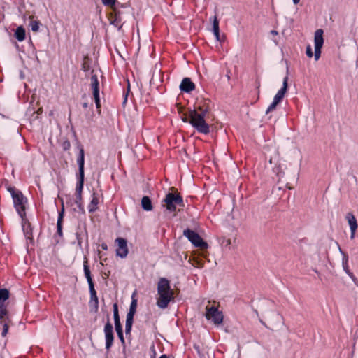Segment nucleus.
Listing matches in <instances>:
<instances>
[{
  "mask_svg": "<svg viewBox=\"0 0 358 358\" xmlns=\"http://www.w3.org/2000/svg\"><path fill=\"white\" fill-rule=\"evenodd\" d=\"M206 115L200 113L196 110L189 109L182 117V121L189 122L199 133L208 134L210 132V127L205 120Z\"/></svg>",
  "mask_w": 358,
  "mask_h": 358,
  "instance_id": "1",
  "label": "nucleus"
},
{
  "mask_svg": "<svg viewBox=\"0 0 358 358\" xmlns=\"http://www.w3.org/2000/svg\"><path fill=\"white\" fill-rule=\"evenodd\" d=\"M159 298L157 305L160 308H166L170 301L173 299V291L171 289L169 281L164 278L159 280L157 285Z\"/></svg>",
  "mask_w": 358,
  "mask_h": 358,
  "instance_id": "2",
  "label": "nucleus"
},
{
  "mask_svg": "<svg viewBox=\"0 0 358 358\" xmlns=\"http://www.w3.org/2000/svg\"><path fill=\"white\" fill-rule=\"evenodd\" d=\"M171 192H168L162 201V205L166 210L171 213L176 211V207L178 206V211L183 210L185 203L182 196L178 193L175 187L171 188Z\"/></svg>",
  "mask_w": 358,
  "mask_h": 358,
  "instance_id": "3",
  "label": "nucleus"
},
{
  "mask_svg": "<svg viewBox=\"0 0 358 358\" xmlns=\"http://www.w3.org/2000/svg\"><path fill=\"white\" fill-rule=\"evenodd\" d=\"M83 269L85 276L87 278L90 294V299L89 301V306L94 312H97L99 309V299L96 295V292L94 289V284L93 282L90 267L88 266V261L87 258H85L83 262Z\"/></svg>",
  "mask_w": 358,
  "mask_h": 358,
  "instance_id": "4",
  "label": "nucleus"
},
{
  "mask_svg": "<svg viewBox=\"0 0 358 358\" xmlns=\"http://www.w3.org/2000/svg\"><path fill=\"white\" fill-rule=\"evenodd\" d=\"M183 235L196 248L201 250L208 248V245L205 242L199 234L194 231L187 229L183 231Z\"/></svg>",
  "mask_w": 358,
  "mask_h": 358,
  "instance_id": "5",
  "label": "nucleus"
},
{
  "mask_svg": "<svg viewBox=\"0 0 358 358\" xmlns=\"http://www.w3.org/2000/svg\"><path fill=\"white\" fill-rule=\"evenodd\" d=\"M14 207L18 215L22 219L26 217L25 204L27 202V198L23 195L22 192H19L17 194L13 195Z\"/></svg>",
  "mask_w": 358,
  "mask_h": 358,
  "instance_id": "6",
  "label": "nucleus"
},
{
  "mask_svg": "<svg viewBox=\"0 0 358 358\" xmlns=\"http://www.w3.org/2000/svg\"><path fill=\"white\" fill-rule=\"evenodd\" d=\"M205 316L208 320H212L213 323L216 325L220 324L223 322V315L217 307L212 306H207L206 308Z\"/></svg>",
  "mask_w": 358,
  "mask_h": 358,
  "instance_id": "7",
  "label": "nucleus"
},
{
  "mask_svg": "<svg viewBox=\"0 0 358 358\" xmlns=\"http://www.w3.org/2000/svg\"><path fill=\"white\" fill-rule=\"evenodd\" d=\"M323 30L322 29H318L315 31L314 35V43H315V53L314 57L315 59L317 61L321 55V49L324 44V38H323Z\"/></svg>",
  "mask_w": 358,
  "mask_h": 358,
  "instance_id": "8",
  "label": "nucleus"
},
{
  "mask_svg": "<svg viewBox=\"0 0 358 358\" xmlns=\"http://www.w3.org/2000/svg\"><path fill=\"white\" fill-rule=\"evenodd\" d=\"M122 13L117 8V6L111 8L108 14L110 23L120 29L122 27Z\"/></svg>",
  "mask_w": 358,
  "mask_h": 358,
  "instance_id": "9",
  "label": "nucleus"
},
{
  "mask_svg": "<svg viewBox=\"0 0 358 358\" xmlns=\"http://www.w3.org/2000/svg\"><path fill=\"white\" fill-rule=\"evenodd\" d=\"M103 331L106 338V349L109 350L112 347L114 341L113 328L109 319H108V321L105 324Z\"/></svg>",
  "mask_w": 358,
  "mask_h": 358,
  "instance_id": "10",
  "label": "nucleus"
},
{
  "mask_svg": "<svg viewBox=\"0 0 358 358\" xmlns=\"http://www.w3.org/2000/svg\"><path fill=\"white\" fill-rule=\"evenodd\" d=\"M115 242L117 244L116 255L122 258L126 257L128 254L127 240L123 238H117L115 239Z\"/></svg>",
  "mask_w": 358,
  "mask_h": 358,
  "instance_id": "11",
  "label": "nucleus"
},
{
  "mask_svg": "<svg viewBox=\"0 0 358 358\" xmlns=\"http://www.w3.org/2000/svg\"><path fill=\"white\" fill-rule=\"evenodd\" d=\"M210 101L208 99H202L201 100H198L194 105V108L193 110H198L199 113L207 115L210 110Z\"/></svg>",
  "mask_w": 358,
  "mask_h": 358,
  "instance_id": "12",
  "label": "nucleus"
},
{
  "mask_svg": "<svg viewBox=\"0 0 358 358\" xmlns=\"http://www.w3.org/2000/svg\"><path fill=\"white\" fill-rule=\"evenodd\" d=\"M90 88L92 91L93 96L100 95L99 81L94 70L91 71Z\"/></svg>",
  "mask_w": 358,
  "mask_h": 358,
  "instance_id": "13",
  "label": "nucleus"
},
{
  "mask_svg": "<svg viewBox=\"0 0 358 358\" xmlns=\"http://www.w3.org/2000/svg\"><path fill=\"white\" fill-rule=\"evenodd\" d=\"M288 79H289V78H288V76L287 75L283 79L282 87L278 90V92H277V94L275 95V96L273 98V100L278 103L280 102H281V101L282 100V99L285 96V93L287 91Z\"/></svg>",
  "mask_w": 358,
  "mask_h": 358,
  "instance_id": "14",
  "label": "nucleus"
},
{
  "mask_svg": "<svg viewBox=\"0 0 358 358\" xmlns=\"http://www.w3.org/2000/svg\"><path fill=\"white\" fill-rule=\"evenodd\" d=\"M194 89L195 85L189 78H185L182 79L180 85V90L182 92L189 93L193 91Z\"/></svg>",
  "mask_w": 358,
  "mask_h": 358,
  "instance_id": "15",
  "label": "nucleus"
},
{
  "mask_svg": "<svg viewBox=\"0 0 358 358\" xmlns=\"http://www.w3.org/2000/svg\"><path fill=\"white\" fill-rule=\"evenodd\" d=\"M77 164L78 165L79 175H85V152L82 146H80L79 155L77 158Z\"/></svg>",
  "mask_w": 358,
  "mask_h": 358,
  "instance_id": "16",
  "label": "nucleus"
},
{
  "mask_svg": "<svg viewBox=\"0 0 358 358\" xmlns=\"http://www.w3.org/2000/svg\"><path fill=\"white\" fill-rule=\"evenodd\" d=\"M22 226L24 234L26 238L27 239L32 240V228L31 223L26 218V217H24V219H22Z\"/></svg>",
  "mask_w": 358,
  "mask_h": 358,
  "instance_id": "17",
  "label": "nucleus"
},
{
  "mask_svg": "<svg viewBox=\"0 0 358 358\" xmlns=\"http://www.w3.org/2000/svg\"><path fill=\"white\" fill-rule=\"evenodd\" d=\"M92 199L88 205V210L90 213H94L98 209V204L99 203V199L98 194L94 192L92 194Z\"/></svg>",
  "mask_w": 358,
  "mask_h": 358,
  "instance_id": "18",
  "label": "nucleus"
},
{
  "mask_svg": "<svg viewBox=\"0 0 358 358\" xmlns=\"http://www.w3.org/2000/svg\"><path fill=\"white\" fill-rule=\"evenodd\" d=\"M10 320L9 312L6 304H0V322Z\"/></svg>",
  "mask_w": 358,
  "mask_h": 358,
  "instance_id": "19",
  "label": "nucleus"
},
{
  "mask_svg": "<svg viewBox=\"0 0 358 358\" xmlns=\"http://www.w3.org/2000/svg\"><path fill=\"white\" fill-rule=\"evenodd\" d=\"M77 177H78V182L76 184L75 194H78L80 196V195L82 194L83 189L85 175L78 174Z\"/></svg>",
  "mask_w": 358,
  "mask_h": 358,
  "instance_id": "20",
  "label": "nucleus"
},
{
  "mask_svg": "<svg viewBox=\"0 0 358 358\" xmlns=\"http://www.w3.org/2000/svg\"><path fill=\"white\" fill-rule=\"evenodd\" d=\"M64 218V210H62L58 215L57 222V235L60 238L63 236L62 232V222Z\"/></svg>",
  "mask_w": 358,
  "mask_h": 358,
  "instance_id": "21",
  "label": "nucleus"
},
{
  "mask_svg": "<svg viewBox=\"0 0 358 358\" xmlns=\"http://www.w3.org/2000/svg\"><path fill=\"white\" fill-rule=\"evenodd\" d=\"M141 206L143 210L146 211H150L153 209L152 201L149 196H144L141 199Z\"/></svg>",
  "mask_w": 358,
  "mask_h": 358,
  "instance_id": "22",
  "label": "nucleus"
},
{
  "mask_svg": "<svg viewBox=\"0 0 358 358\" xmlns=\"http://www.w3.org/2000/svg\"><path fill=\"white\" fill-rule=\"evenodd\" d=\"M346 220H348V224L350 226V229H357V222L355 215L351 213H348L345 216Z\"/></svg>",
  "mask_w": 358,
  "mask_h": 358,
  "instance_id": "23",
  "label": "nucleus"
},
{
  "mask_svg": "<svg viewBox=\"0 0 358 358\" xmlns=\"http://www.w3.org/2000/svg\"><path fill=\"white\" fill-rule=\"evenodd\" d=\"M134 322V316L127 315L126 323H125V333L127 335L131 334L132 324Z\"/></svg>",
  "mask_w": 358,
  "mask_h": 358,
  "instance_id": "24",
  "label": "nucleus"
},
{
  "mask_svg": "<svg viewBox=\"0 0 358 358\" xmlns=\"http://www.w3.org/2000/svg\"><path fill=\"white\" fill-rule=\"evenodd\" d=\"M15 36L19 41H22L25 39L26 32L22 27H19L16 29Z\"/></svg>",
  "mask_w": 358,
  "mask_h": 358,
  "instance_id": "25",
  "label": "nucleus"
},
{
  "mask_svg": "<svg viewBox=\"0 0 358 358\" xmlns=\"http://www.w3.org/2000/svg\"><path fill=\"white\" fill-rule=\"evenodd\" d=\"M10 292L7 289H0V304H5V301L9 299Z\"/></svg>",
  "mask_w": 358,
  "mask_h": 358,
  "instance_id": "26",
  "label": "nucleus"
},
{
  "mask_svg": "<svg viewBox=\"0 0 358 358\" xmlns=\"http://www.w3.org/2000/svg\"><path fill=\"white\" fill-rule=\"evenodd\" d=\"M81 69L85 72H87L90 69V59L87 55L83 57V60L81 64Z\"/></svg>",
  "mask_w": 358,
  "mask_h": 358,
  "instance_id": "27",
  "label": "nucleus"
},
{
  "mask_svg": "<svg viewBox=\"0 0 358 358\" xmlns=\"http://www.w3.org/2000/svg\"><path fill=\"white\" fill-rule=\"evenodd\" d=\"M136 307H137V300L132 296V301H131V303L130 305L129 311L127 313V315L134 316V315L136 312Z\"/></svg>",
  "mask_w": 358,
  "mask_h": 358,
  "instance_id": "28",
  "label": "nucleus"
},
{
  "mask_svg": "<svg viewBox=\"0 0 358 358\" xmlns=\"http://www.w3.org/2000/svg\"><path fill=\"white\" fill-rule=\"evenodd\" d=\"M10 322H11L10 320H9L8 321H4V322H0V324H1L3 326V331L1 333V335L3 337H4L7 335Z\"/></svg>",
  "mask_w": 358,
  "mask_h": 358,
  "instance_id": "29",
  "label": "nucleus"
},
{
  "mask_svg": "<svg viewBox=\"0 0 358 358\" xmlns=\"http://www.w3.org/2000/svg\"><path fill=\"white\" fill-rule=\"evenodd\" d=\"M113 317L114 322L120 321L118 312V306L116 303L113 304Z\"/></svg>",
  "mask_w": 358,
  "mask_h": 358,
  "instance_id": "30",
  "label": "nucleus"
},
{
  "mask_svg": "<svg viewBox=\"0 0 358 358\" xmlns=\"http://www.w3.org/2000/svg\"><path fill=\"white\" fill-rule=\"evenodd\" d=\"M75 203L77 204L80 210H83L82 194H80V196L78 194H75Z\"/></svg>",
  "mask_w": 358,
  "mask_h": 358,
  "instance_id": "31",
  "label": "nucleus"
},
{
  "mask_svg": "<svg viewBox=\"0 0 358 358\" xmlns=\"http://www.w3.org/2000/svg\"><path fill=\"white\" fill-rule=\"evenodd\" d=\"M129 93H130V84H129V83H128L127 90L124 91L123 101H122L123 105H125L127 103L128 96H129Z\"/></svg>",
  "mask_w": 358,
  "mask_h": 358,
  "instance_id": "32",
  "label": "nucleus"
},
{
  "mask_svg": "<svg viewBox=\"0 0 358 358\" xmlns=\"http://www.w3.org/2000/svg\"><path fill=\"white\" fill-rule=\"evenodd\" d=\"M41 23L39 21H36V20H33L31 22V30L34 31V32H37L39 29V26H40Z\"/></svg>",
  "mask_w": 358,
  "mask_h": 358,
  "instance_id": "33",
  "label": "nucleus"
},
{
  "mask_svg": "<svg viewBox=\"0 0 358 358\" xmlns=\"http://www.w3.org/2000/svg\"><path fill=\"white\" fill-rule=\"evenodd\" d=\"M93 98L95 101L96 108L99 113H101V101H100V95L93 96Z\"/></svg>",
  "mask_w": 358,
  "mask_h": 358,
  "instance_id": "34",
  "label": "nucleus"
},
{
  "mask_svg": "<svg viewBox=\"0 0 358 358\" xmlns=\"http://www.w3.org/2000/svg\"><path fill=\"white\" fill-rule=\"evenodd\" d=\"M102 3L105 6H108L110 7V9L116 7L115 1L116 0H101Z\"/></svg>",
  "mask_w": 358,
  "mask_h": 358,
  "instance_id": "35",
  "label": "nucleus"
},
{
  "mask_svg": "<svg viewBox=\"0 0 358 358\" xmlns=\"http://www.w3.org/2000/svg\"><path fill=\"white\" fill-rule=\"evenodd\" d=\"M219 29V20H217V16H215L213 21V31H217Z\"/></svg>",
  "mask_w": 358,
  "mask_h": 358,
  "instance_id": "36",
  "label": "nucleus"
},
{
  "mask_svg": "<svg viewBox=\"0 0 358 358\" xmlns=\"http://www.w3.org/2000/svg\"><path fill=\"white\" fill-rule=\"evenodd\" d=\"M278 104V103L275 102L274 100L273 101V102L270 104V106L268 107L266 111V113L268 114L270 112L273 111V110L275 109L277 105Z\"/></svg>",
  "mask_w": 358,
  "mask_h": 358,
  "instance_id": "37",
  "label": "nucleus"
},
{
  "mask_svg": "<svg viewBox=\"0 0 358 358\" xmlns=\"http://www.w3.org/2000/svg\"><path fill=\"white\" fill-rule=\"evenodd\" d=\"M7 190L10 193L12 198H13V195L17 194L20 190H17L15 189L13 186H8L7 187Z\"/></svg>",
  "mask_w": 358,
  "mask_h": 358,
  "instance_id": "38",
  "label": "nucleus"
},
{
  "mask_svg": "<svg viewBox=\"0 0 358 358\" xmlns=\"http://www.w3.org/2000/svg\"><path fill=\"white\" fill-rule=\"evenodd\" d=\"M62 148L64 150H68L71 148V143L69 141L66 140L62 143Z\"/></svg>",
  "mask_w": 358,
  "mask_h": 358,
  "instance_id": "39",
  "label": "nucleus"
},
{
  "mask_svg": "<svg viewBox=\"0 0 358 358\" xmlns=\"http://www.w3.org/2000/svg\"><path fill=\"white\" fill-rule=\"evenodd\" d=\"M117 336L121 341L122 345L125 346V340L123 335V331L117 332Z\"/></svg>",
  "mask_w": 358,
  "mask_h": 358,
  "instance_id": "40",
  "label": "nucleus"
},
{
  "mask_svg": "<svg viewBox=\"0 0 358 358\" xmlns=\"http://www.w3.org/2000/svg\"><path fill=\"white\" fill-rule=\"evenodd\" d=\"M306 55L311 58L313 56V50H312V48L310 45H308L307 47H306Z\"/></svg>",
  "mask_w": 358,
  "mask_h": 358,
  "instance_id": "41",
  "label": "nucleus"
},
{
  "mask_svg": "<svg viewBox=\"0 0 358 358\" xmlns=\"http://www.w3.org/2000/svg\"><path fill=\"white\" fill-rule=\"evenodd\" d=\"M115 328L116 332H119V331H123L122 326L121 324L120 321L115 322Z\"/></svg>",
  "mask_w": 358,
  "mask_h": 358,
  "instance_id": "42",
  "label": "nucleus"
},
{
  "mask_svg": "<svg viewBox=\"0 0 358 358\" xmlns=\"http://www.w3.org/2000/svg\"><path fill=\"white\" fill-rule=\"evenodd\" d=\"M213 31V34L217 39V41H220V29L217 30V31Z\"/></svg>",
  "mask_w": 358,
  "mask_h": 358,
  "instance_id": "43",
  "label": "nucleus"
},
{
  "mask_svg": "<svg viewBox=\"0 0 358 358\" xmlns=\"http://www.w3.org/2000/svg\"><path fill=\"white\" fill-rule=\"evenodd\" d=\"M357 229H350V238L354 239L355 236V232Z\"/></svg>",
  "mask_w": 358,
  "mask_h": 358,
  "instance_id": "44",
  "label": "nucleus"
},
{
  "mask_svg": "<svg viewBox=\"0 0 358 358\" xmlns=\"http://www.w3.org/2000/svg\"><path fill=\"white\" fill-rule=\"evenodd\" d=\"M76 238H77V240H78V244L80 246H81L82 241H81V238H80V234H76Z\"/></svg>",
  "mask_w": 358,
  "mask_h": 358,
  "instance_id": "45",
  "label": "nucleus"
},
{
  "mask_svg": "<svg viewBox=\"0 0 358 358\" xmlns=\"http://www.w3.org/2000/svg\"><path fill=\"white\" fill-rule=\"evenodd\" d=\"M101 248H102L103 250H108V245H107V244H106V243H102V244L101 245Z\"/></svg>",
  "mask_w": 358,
  "mask_h": 358,
  "instance_id": "46",
  "label": "nucleus"
},
{
  "mask_svg": "<svg viewBox=\"0 0 358 358\" xmlns=\"http://www.w3.org/2000/svg\"><path fill=\"white\" fill-rule=\"evenodd\" d=\"M82 105H83V107L84 108H88V105H89V104H88V103H87V102H84Z\"/></svg>",
  "mask_w": 358,
  "mask_h": 358,
  "instance_id": "47",
  "label": "nucleus"
},
{
  "mask_svg": "<svg viewBox=\"0 0 358 358\" xmlns=\"http://www.w3.org/2000/svg\"><path fill=\"white\" fill-rule=\"evenodd\" d=\"M159 358H169L168 355L166 354H164L159 357Z\"/></svg>",
  "mask_w": 358,
  "mask_h": 358,
  "instance_id": "48",
  "label": "nucleus"
},
{
  "mask_svg": "<svg viewBox=\"0 0 358 358\" xmlns=\"http://www.w3.org/2000/svg\"><path fill=\"white\" fill-rule=\"evenodd\" d=\"M292 1H293V3H294V4H297V3H299V1H300V0H292Z\"/></svg>",
  "mask_w": 358,
  "mask_h": 358,
  "instance_id": "49",
  "label": "nucleus"
},
{
  "mask_svg": "<svg viewBox=\"0 0 358 358\" xmlns=\"http://www.w3.org/2000/svg\"><path fill=\"white\" fill-rule=\"evenodd\" d=\"M271 33L273 34H278L277 31H272Z\"/></svg>",
  "mask_w": 358,
  "mask_h": 358,
  "instance_id": "50",
  "label": "nucleus"
},
{
  "mask_svg": "<svg viewBox=\"0 0 358 358\" xmlns=\"http://www.w3.org/2000/svg\"><path fill=\"white\" fill-rule=\"evenodd\" d=\"M59 242V240L56 239V243H58Z\"/></svg>",
  "mask_w": 358,
  "mask_h": 358,
  "instance_id": "51",
  "label": "nucleus"
}]
</instances>
